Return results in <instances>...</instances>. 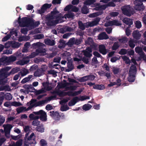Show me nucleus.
<instances>
[{
  "label": "nucleus",
  "mask_w": 146,
  "mask_h": 146,
  "mask_svg": "<svg viewBox=\"0 0 146 146\" xmlns=\"http://www.w3.org/2000/svg\"><path fill=\"white\" fill-rule=\"evenodd\" d=\"M59 13V12L56 9L52 12L50 15L48 16L46 18V20L48 21L47 22V25H53L55 24L60 23L64 21L67 18H71L74 16V15L72 13H68L65 15L64 17H62L61 14L60 13L58 16L57 17V14Z\"/></svg>",
  "instance_id": "1"
},
{
  "label": "nucleus",
  "mask_w": 146,
  "mask_h": 146,
  "mask_svg": "<svg viewBox=\"0 0 146 146\" xmlns=\"http://www.w3.org/2000/svg\"><path fill=\"white\" fill-rule=\"evenodd\" d=\"M58 86L60 88H64L65 91L69 90L68 92L64 91L59 92L58 94L59 96H63L66 95L70 96H74L80 94L82 91L81 90L77 92H74L73 90L76 89L77 87L72 85L70 83L68 82L61 83L58 84Z\"/></svg>",
  "instance_id": "2"
},
{
  "label": "nucleus",
  "mask_w": 146,
  "mask_h": 146,
  "mask_svg": "<svg viewBox=\"0 0 146 146\" xmlns=\"http://www.w3.org/2000/svg\"><path fill=\"white\" fill-rule=\"evenodd\" d=\"M18 22L19 25L21 27H26V28L21 29V32L22 33L26 34H27L28 30L27 28L31 25V21L27 17L23 18L21 21H20V17L18 19Z\"/></svg>",
  "instance_id": "3"
},
{
  "label": "nucleus",
  "mask_w": 146,
  "mask_h": 146,
  "mask_svg": "<svg viewBox=\"0 0 146 146\" xmlns=\"http://www.w3.org/2000/svg\"><path fill=\"white\" fill-rule=\"evenodd\" d=\"M54 97L52 96L48 98L46 100H42L39 101L38 103V105L36 104L35 100H32L30 102L27 103V105L29 107L27 109V110H29L32 108L34 106H37L42 105L45 103H46L48 101H49L53 99Z\"/></svg>",
  "instance_id": "4"
},
{
  "label": "nucleus",
  "mask_w": 146,
  "mask_h": 146,
  "mask_svg": "<svg viewBox=\"0 0 146 146\" xmlns=\"http://www.w3.org/2000/svg\"><path fill=\"white\" fill-rule=\"evenodd\" d=\"M100 18L98 17L96 18L93 21L91 22H88L86 23L83 24L81 21L78 22L79 28L82 30H84L86 27H92L98 24L100 21Z\"/></svg>",
  "instance_id": "5"
},
{
  "label": "nucleus",
  "mask_w": 146,
  "mask_h": 146,
  "mask_svg": "<svg viewBox=\"0 0 146 146\" xmlns=\"http://www.w3.org/2000/svg\"><path fill=\"white\" fill-rule=\"evenodd\" d=\"M11 69L9 67H6L5 68L2 69L0 71V84H3L4 82H5L6 78L9 74H7V72Z\"/></svg>",
  "instance_id": "6"
},
{
  "label": "nucleus",
  "mask_w": 146,
  "mask_h": 146,
  "mask_svg": "<svg viewBox=\"0 0 146 146\" xmlns=\"http://www.w3.org/2000/svg\"><path fill=\"white\" fill-rule=\"evenodd\" d=\"M136 73V68L134 65L131 66L129 71V76L128 78L129 82H133L135 80V75Z\"/></svg>",
  "instance_id": "7"
},
{
  "label": "nucleus",
  "mask_w": 146,
  "mask_h": 146,
  "mask_svg": "<svg viewBox=\"0 0 146 146\" xmlns=\"http://www.w3.org/2000/svg\"><path fill=\"white\" fill-rule=\"evenodd\" d=\"M123 13L124 15L127 16H130L133 14V8L130 7V5H125L121 8Z\"/></svg>",
  "instance_id": "8"
},
{
  "label": "nucleus",
  "mask_w": 146,
  "mask_h": 146,
  "mask_svg": "<svg viewBox=\"0 0 146 146\" xmlns=\"http://www.w3.org/2000/svg\"><path fill=\"white\" fill-rule=\"evenodd\" d=\"M94 6L95 7V9L96 10H101L105 9L107 6L114 7L115 5L113 2H111L108 3L107 5H100L98 4H94Z\"/></svg>",
  "instance_id": "9"
},
{
  "label": "nucleus",
  "mask_w": 146,
  "mask_h": 146,
  "mask_svg": "<svg viewBox=\"0 0 146 146\" xmlns=\"http://www.w3.org/2000/svg\"><path fill=\"white\" fill-rule=\"evenodd\" d=\"M46 50L44 49L40 48L36 50L35 52L32 53L30 55L29 58H32L37 56L38 55H44L46 54Z\"/></svg>",
  "instance_id": "10"
},
{
  "label": "nucleus",
  "mask_w": 146,
  "mask_h": 146,
  "mask_svg": "<svg viewBox=\"0 0 146 146\" xmlns=\"http://www.w3.org/2000/svg\"><path fill=\"white\" fill-rule=\"evenodd\" d=\"M146 1V0H135L134 1V4L135 5V8L137 10L142 11L144 9V7L143 5L142 2Z\"/></svg>",
  "instance_id": "11"
},
{
  "label": "nucleus",
  "mask_w": 146,
  "mask_h": 146,
  "mask_svg": "<svg viewBox=\"0 0 146 146\" xmlns=\"http://www.w3.org/2000/svg\"><path fill=\"white\" fill-rule=\"evenodd\" d=\"M35 137L34 133H32L27 140H26L25 141L30 143L31 146H34L36 143V141L35 140Z\"/></svg>",
  "instance_id": "12"
},
{
  "label": "nucleus",
  "mask_w": 146,
  "mask_h": 146,
  "mask_svg": "<svg viewBox=\"0 0 146 146\" xmlns=\"http://www.w3.org/2000/svg\"><path fill=\"white\" fill-rule=\"evenodd\" d=\"M4 131L5 132V136L8 138L10 136V133L11 129L12 128L13 126L10 124L4 125H3Z\"/></svg>",
  "instance_id": "13"
},
{
  "label": "nucleus",
  "mask_w": 146,
  "mask_h": 146,
  "mask_svg": "<svg viewBox=\"0 0 146 146\" xmlns=\"http://www.w3.org/2000/svg\"><path fill=\"white\" fill-rule=\"evenodd\" d=\"M121 25V23L119 21L117 20H114L106 22L105 26L106 27L112 26L113 25L119 26Z\"/></svg>",
  "instance_id": "14"
},
{
  "label": "nucleus",
  "mask_w": 146,
  "mask_h": 146,
  "mask_svg": "<svg viewBox=\"0 0 146 146\" xmlns=\"http://www.w3.org/2000/svg\"><path fill=\"white\" fill-rule=\"evenodd\" d=\"M16 60V58L15 56H11L8 58L5 57H2L0 59V66L2 64V63H4L7 60H9L10 61H14Z\"/></svg>",
  "instance_id": "15"
},
{
  "label": "nucleus",
  "mask_w": 146,
  "mask_h": 146,
  "mask_svg": "<svg viewBox=\"0 0 146 146\" xmlns=\"http://www.w3.org/2000/svg\"><path fill=\"white\" fill-rule=\"evenodd\" d=\"M39 115H40V118L41 120L43 121H46L47 115L46 113L42 110L39 111Z\"/></svg>",
  "instance_id": "16"
},
{
  "label": "nucleus",
  "mask_w": 146,
  "mask_h": 146,
  "mask_svg": "<svg viewBox=\"0 0 146 146\" xmlns=\"http://www.w3.org/2000/svg\"><path fill=\"white\" fill-rule=\"evenodd\" d=\"M51 6V4H44L43 5L41 9L39 10L38 11V13L42 14L44 13L47 9L49 8Z\"/></svg>",
  "instance_id": "17"
},
{
  "label": "nucleus",
  "mask_w": 146,
  "mask_h": 146,
  "mask_svg": "<svg viewBox=\"0 0 146 146\" xmlns=\"http://www.w3.org/2000/svg\"><path fill=\"white\" fill-rule=\"evenodd\" d=\"M39 111L34 112L33 113L30 114L29 117L31 120H37L39 118Z\"/></svg>",
  "instance_id": "18"
},
{
  "label": "nucleus",
  "mask_w": 146,
  "mask_h": 146,
  "mask_svg": "<svg viewBox=\"0 0 146 146\" xmlns=\"http://www.w3.org/2000/svg\"><path fill=\"white\" fill-rule=\"evenodd\" d=\"M79 101V98L78 97H74L69 102L68 105L70 106H73Z\"/></svg>",
  "instance_id": "19"
},
{
  "label": "nucleus",
  "mask_w": 146,
  "mask_h": 146,
  "mask_svg": "<svg viewBox=\"0 0 146 146\" xmlns=\"http://www.w3.org/2000/svg\"><path fill=\"white\" fill-rule=\"evenodd\" d=\"M100 52L103 54H105L107 53V51L105 46L103 44L100 45L99 46Z\"/></svg>",
  "instance_id": "20"
},
{
  "label": "nucleus",
  "mask_w": 146,
  "mask_h": 146,
  "mask_svg": "<svg viewBox=\"0 0 146 146\" xmlns=\"http://www.w3.org/2000/svg\"><path fill=\"white\" fill-rule=\"evenodd\" d=\"M92 52V49L90 48H88L86 50L83 51L84 55L86 57H90L92 56L91 52Z\"/></svg>",
  "instance_id": "21"
},
{
  "label": "nucleus",
  "mask_w": 146,
  "mask_h": 146,
  "mask_svg": "<svg viewBox=\"0 0 146 146\" xmlns=\"http://www.w3.org/2000/svg\"><path fill=\"white\" fill-rule=\"evenodd\" d=\"M10 35L11 38L14 39H16L17 38V32L14 29H13L10 32Z\"/></svg>",
  "instance_id": "22"
},
{
  "label": "nucleus",
  "mask_w": 146,
  "mask_h": 146,
  "mask_svg": "<svg viewBox=\"0 0 146 146\" xmlns=\"http://www.w3.org/2000/svg\"><path fill=\"white\" fill-rule=\"evenodd\" d=\"M133 37L135 39H139L141 36V35L137 31H134L132 34Z\"/></svg>",
  "instance_id": "23"
},
{
  "label": "nucleus",
  "mask_w": 146,
  "mask_h": 146,
  "mask_svg": "<svg viewBox=\"0 0 146 146\" xmlns=\"http://www.w3.org/2000/svg\"><path fill=\"white\" fill-rule=\"evenodd\" d=\"M50 115L54 119L58 117L59 116V114L58 112L54 111L50 112Z\"/></svg>",
  "instance_id": "24"
},
{
  "label": "nucleus",
  "mask_w": 146,
  "mask_h": 146,
  "mask_svg": "<svg viewBox=\"0 0 146 146\" xmlns=\"http://www.w3.org/2000/svg\"><path fill=\"white\" fill-rule=\"evenodd\" d=\"M108 36L105 33H103L100 34L98 36V39L100 40L107 39Z\"/></svg>",
  "instance_id": "25"
},
{
  "label": "nucleus",
  "mask_w": 146,
  "mask_h": 146,
  "mask_svg": "<svg viewBox=\"0 0 146 146\" xmlns=\"http://www.w3.org/2000/svg\"><path fill=\"white\" fill-rule=\"evenodd\" d=\"M93 88L95 89L102 90L105 89V87L103 84L96 85L93 86Z\"/></svg>",
  "instance_id": "26"
},
{
  "label": "nucleus",
  "mask_w": 146,
  "mask_h": 146,
  "mask_svg": "<svg viewBox=\"0 0 146 146\" xmlns=\"http://www.w3.org/2000/svg\"><path fill=\"white\" fill-rule=\"evenodd\" d=\"M123 22L128 25H130L133 24L132 20L128 18H125L123 20Z\"/></svg>",
  "instance_id": "27"
},
{
  "label": "nucleus",
  "mask_w": 146,
  "mask_h": 146,
  "mask_svg": "<svg viewBox=\"0 0 146 146\" xmlns=\"http://www.w3.org/2000/svg\"><path fill=\"white\" fill-rule=\"evenodd\" d=\"M102 13L103 12L102 11L97 12L96 13L90 14L88 16L90 17H94L101 15Z\"/></svg>",
  "instance_id": "28"
},
{
  "label": "nucleus",
  "mask_w": 146,
  "mask_h": 146,
  "mask_svg": "<svg viewBox=\"0 0 146 146\" xmlns=\"http://www.w3.org/2000/svg\"><path fill=\"white\" fill-rule=\"evenodd\" d=\"M45 42L46 44L51 46L54 45L55 44L53 40H51L49 39H45Z\"/></svg>",
  "instance_id": "29"
},
{
  "label": "nucleus",
  "mask_w": 146,
  "mask_h": 146,
  "mask_svg": "<svg viewBox=\"0 0 146 146\" xmlns=\"http://www.w3.org/2000/svg\"><path fill=\"white\" fill-rule=\"evenodd\" d=\"M20 45V44L18 42H15L14 41H12L11 46L13 48H18Z\"/></svg>",
  "instance_id": "30"
},
{
  "label": "nucleus",
  "mask_w": 146,
  "mask_h": 146,
  "mask_svg": "<svg viewBox=\"0 0 146 146\" xmlns=\"http://www.w3.org/2000/svg\"><path fill=\"white\" fill-rule=\"evenodd\" d=\"M22 143V140H20L17 141L16 143H12L10 145V146H21Z\"/></svg>",
  "instance_id": "31"
},
{
  "label": "nucleus",
  "mask_w": 146,
  "mask_h": 146,
  "mask_svg": "<svg viewBox=\"0 0 146 146\" xmlns=\"http://www.w3.org/2000/svg\"><path fill=\"white\" fill-rule=\"evenodd\" d=\"M26 108L24 107H21L18 108L17 109V111L18 113H20L25 111H27Z\"/></svg>",
  "instance_id": "32"
},
{
  "label": "nucleus",
  "mask_w": 146,
  "mask_h": 146,
  "mask_svg": "<svg viewBox=\"0 0 146 146\" xmlns=\"http://www.w3.org/2000/svg\"><path fill=\"white\" fill-rule=\"evenodd\" d=\"M92 107V106L89 104H85L82 107L83 109L85 111H87L90 109Z\"/></svg>",
  "instance_id": "33"
},
{
  "label": "nucleus",
  "mask_w": 146,
  "mask_h": 146,
  "mask_svg": "<svg viewBox=\"0 0 146 146\" xmlns=\"http://www.w3.org/2000/svg\"><path fill=\"white\" fill-rule=\"evenodd\" d=\"M24 87L25 88H27L28 89V90L27 91H26L25 90H24L23 89H21L20 90V92H23L24 93H28V91L30 92H33L32 90H30V89L29 88V86L28 85H25L24 86Z\"/></svg>",
  "instance_id": "34"
},
{
  "label": "nucleus",
  "mask_w": 146,
  "mask_h": 146,
  "mask_svg": "<svg viewBox=\"0 0 146 146\" xmlns=\"http://www.w3.org/2000/svg\"><path fill=\"white\" fill-rule=\"evenodd\" d=\"M30 38L29 36H23L19 38V41H27Z\"/></svg>",
  "instance_id": "35"
},
{
  "label": "nucleus",
  "mask_w": 146,
  "mask_h": 146,
  "mask_svg": "<svg viewBox=\"0 0 146 146\" xmlns=\"http://www.w3.org/2000/svg\"><path fill=\"white\" fill-rule=\"evenodd\" d=\"M96 0H87L84 2L85 5H90L95 2Z\"/></svg>",
  "instance_id": "36"
},
{
  "label": "nucleus",
  "mask_w": 146,
  "mask_h": 146,
  "mask_svg": "<svg viewBox=\"0 0 146 146\" xmlns=\"http://www.w3.org/2000/svg\"><path fill=\"white\" fill-rule=\"evenodd\" d=\"M29 73V71L27 69L23 68L21 71L20 73L22 76H24L27 74Z\"/></svg>",
  "instance_id": "37"
},
{
  "label": "nucleus",
  "mask_w": 146,
  "mask_h": 146,
  "mask_svg": "<svg viewBox=\"0 0 146 146\" xmlns=\"http://www.w3.org/2000/svg\"><path fill=\"white\" fill-rule=\"evenodd\" d=\"M34 46V47L35 48H37L40 47L41 46H45V45L43 44L42 43H40V42H37L35 43H34L33 44Z\"/></svg>",
  "instance_id": "38"
},
{
  "label": "nucleus",
  "mask_w": 146,
  "mask_h": 146,
  "mask_svg": "<svg viewBox=\"0 0 146 146\" xmlns=\"http://www.w3.org/2000/svg\"><path fill=\"white\" fill-rule=\"evenodd\" d=\"M33 76L32 75L29 76L28 77L26 78L23 79L21 81L22 83H25L29 81L30 79Z\"/></svg>",
  "instance_id": "39"
},
{
  "label": "nucleus",
  "mask_w": 146,
  "mask_h": 146,
  "mask_svg": "<svg viewBox=\"0 0 146 146\" xmlns=\"http://www.w3.org/2000/svg\"><path fill=\"white\" fill-rule=\"evenodd\" d=\"M36 130L37 131L41 133H43L44 131V129L42 125L38 126L36 128Z\"/></svg>",
  "instance_id": "40"
},
{
  "label": "nucleus",
  "mask_w": 146,
  "mask_h": 146,
  "mask_svg": "<svg viewBox=\"0 0 146 146\" xmlns=\"http://www.w3.org/2000/svg\"><path fill=\"white\" fill-rule=\"evenodd\" d=\"M40 144L41 146H47L46 141L43 139H41L40 140Z\"/></svg>",
  "instance_id": "41"
},
{
  "label": "nucleus",
  "mask_w": 146,
  "mask_h": 146,
  "mask_svg": "<svg viewBox=\"0 0 146 146\" xmlns=\"http://www.w3.org/2000/svg\"><path fill=\"white\" fill-rule=\"evenodd\" d=\"M86 44L93 45V43L92 39L90 38H88L86 42Z\"/></svg>",
  "instance_id": "42"
},
{
  "label": "nucleus",
  "mask_w": 146,
  "mask_h": 146,
  "mask_svg": "<svg viewBox=\"0 0 146 146\" xmlns=\"http://www.w3.org/2000/svg\"><path fill=\"white\" fill-rule=\"evenodd\" d=\"M122 58L124 61L125 63L127 64H129L130 62V60L129 58L126 56H122Z\"/></svg>",
  "instance_id": "43"
},
{
  "label": "nucleus",
  "mask_w": 146,
  "mask_h": 146,
  "mask_svg": "<svg viewBox=\"0 0 146 146\" xmlns=\"http://www.w3.org/2000/svg\"><path fill=\"white\" fill-rule=\"evenodd\" d=\"M136 27L137 28H140L141 27L142 25L141 22L139 21H137L135 22Z\"/></svg>",
  "instance_id": "44"
},
{
  "label": "nucleus",
  "mask_w": 146,
  "mask_h": 146,
  "mask_svg": "<svg viewBox=\"0 0 146 146\" xmlns=\"http://www.w3.org/2000/svg\"><path fill=\"white\" fill-rule=\"evenodd\" d=\"M62 56L64 58L68 59V56H69L70 55V54L67 52V51L65 52L64 53L62 54Z\"/></svg>",
  "instance_id": "45"
},
{
  "label": "nucleus",
  "mask_w": 146,
  "mask_h": 146,
  "mask_svg": "<svg viewBox=\"0 0 146 146\" xmlns=\"http://www.w3.org/2000/svg\"><path fill=\"white\" fill-rule=\"evenodd\" d=\"M82 13L84 14H86L89 13L88 9L85 7V5L82 8Z\"/></svg>",
  "instance_id": "46"
},
{
  "label": "nucleus",
  "mask_w": 146,
  "mask_h": 146,
  "mask_svg": "<svg viewBox=\"0 0 146 146\" xmlns=\"http://www.w3.org/2000/svg\"><path fill=\"white\" fill-rule=\"evenodd\" d=\"M12 106H22V104L19 102H12L11 103Z\"/></svg>",
  "instance_id": "47"
},
{
  "label": "nucleus",
  "mask_w": 146,
  "mask_h": 146,
  "mask_svg": "<svg viewBox=\"0 0 146 146\" xmlns=\"http://www.w3.org/2000/svg\"><path fill=\"white\" fill-rule=\"evenodd\" d=\"M4 96H5L6 99L7 100H10L12 99V96L9 93H7L5 95L4 94Z\"/></svg>",
  "instance_id": "48"
},
{
  "label": "nucleus",
  "mask_w": 146,
  "mask_h": 146,
  "mask_svg": "<svg viewBox=\"0 0 146 146\" xmlns=\"http://www.w3.org/2000/svg\"><path fill=\"white\" fill-rule=\"evenodd\" d=\"M119 46V45L118 42H115L112 47V49L113 50H116Z\"/></svg>",
  "instance_id": "49"
},
{
  "label": "nucleus",
  "mask_w": 146,
  "mask_h": 146,
  "mask_svg": "<svg viewBox=\"0 0 146 146\" xmlns=\"http://www.w3.org/2000/svg\"><path fill=\"white\" fill-rule=\"evenodd\" d=\"M65 43L64 42L63 40H60L59 42L58 47L60 48H62L64 46Z\"/></svg>",
  "instance_id": "50"
},
{
  "label": "nucleus",
  "mask_w": 146,
  "mask_h": 146,
  "mask_svg": "<svg viewBox=\"0 0 146 146\" xmlns=\"http://www.w3.org/2000/svg\"><path fill=\"white\" fill-rule=\"evenodd\" d=\"M44 36L43 35L38 34L36 35L35 36V39H40L43 38Z\"/></svg>",
  "instance_id": "51"
},
{
  "label": "nucleus",
  "mask_w": 146,
  "mask_h": 146,
  "mask_svg": "<svg viewBox=\"0 0 146 146\" xmlns=\"http://www.w3.org/2000/svg\"><path fill=\"white\" fill-rule=\"evenodd\" d=\"M90 98L89 97L87 96H82L80 97V98H79V101L81 100L82 101H83L85 100L89 99Z\"/></svg>",
  "instance_id": "52"
},
{
  "label": "nucleus",
  "mask_w": 146,
  "mask_h": 146,
  "mask_svg": "<svg viewBox=\"0 0 146 146\" xmlns=\"http://www.w3.org/2000/svg\"><path fill=\"white\" fill-rule=\"evenodd\" d=\"M0 94L1 96L0 97V105H1L2 104L4 99V94L3 92H1Z\"/></svg>",
  "instance_id": "53"
},
{
  "label": "nucleus",
  "mask_w": 146,
  "mask_h": 146,
  "mask_svg": "<svg viewBox=\"0 0 146 146\" xmlns=\"http://www.w3.org/2000/svg\"><path fill=\"white\" fill-rule=\"evenodd\" d=\"M127 52L126 49H122L119 52V53L120 54L123 55L126 54Z\"/></svg>",
  "instance_id": "54"
},
{
  "label": "nucleus",
  "mask_w": 146,
  "mask_h": 146,
  "mask_svg": "<svg viewBox=\"0 0 146 146\" xmlns=\"http://www.w3.org/2000/svg\"><path fill=\"white\" fill-rule=\"evenodd\" d=\"M88 80V76H84L80 79V82H84Z\"/></svg>",
  "instance_id": "55"
},
{
  "label": "nucleus",
  "mask_w": 146,
  "mask_h": 146,
  "mask_svg": "<svg viewBox=\"0 0 146 146\" xmlns=\"http://www.w3.org/2000/svg\"><path fill=\"white\" fill-rule=\"evenodd\" d=\"M119 40L120 42L124 43L127 42V40L126 38L124 37L122 38L119 39Z\"/></svg>",
  "instance_id": "56"
},
{
  "label": "nucleus",
  "mask_w": 146,
  "mask_h": 146,
  "mask_svg": "<svg viewBox=\"0 0 146 146\" xmlns=\"http://www.w3.org/2000/svg\"><path fill=\"white\" fill-rule=\"evenodd\" d=\"M69 109V108L67 106H62L61 107L60 109L62 111H66Z\"/></svg>",
  "instance_id": "57"
},
{
  "label": "nucleus",
  "mask_w": 146,
  "mask_h": 146,
  "mask_svg": "<svg viewBox=\"0 0 146 146\" xmlns=\"http://www.w3.org/2000/svg\"><path fill=\"white\" fill-rule=\"evenodd\" d=\"M30 46L29 43L28 42H27L25 45V48L23 50V52H25L27 50V48L29 47Z\"/></svg>",
  "instance_id": "58"
},
{
  "label": "nucleus",
  "mask_w": 146,
  "mask_h": 146,
  "mask_svg": "<svg viewBox=\"0 0 146 146\" xmlns=\"http://www.w3.org/2000/svg\"><path fill=\"white\" fill-rule=\"evenodd\" d=\"M25 131L26 133H28L30 130V128L28 126H26L24 127Z\"/></svg>",
  "instance_id": "59"
},
{
  "label": "nucleus",
  "mask_w": 146,
  "mask_h": 146,
  "mask_svg": "<svg viewBox=\"0 0 146 146\" xmlns=\"http://www.w3.org/2000/svg\"><path fill=\"white\" fill-rule=\"evenodd\" d=\"M12 44V41L8 42L5 44V47L6 48H7L11 46Z\"/></svg>",
  "instance_id": "60"
},
{
  "label": "nucleus",
  "mask_w": 146,
  "mask_h": 146,
  "mask_svg": "<svg viewBox=\"0 0 146 146\" xmlns=\"http://www.w3.org/2000/svg\"><path fill=\"white\" fill-rule=\"evenodd\" d=\"M70 99V98H68L65 99H64L60 102V103L62 104H63V103L67 102Z\"/></svg>",
  "instance_id": "61"
},
{
  "label": "nucleus",
  "mask_w": 146,
  "mask_h": 146,
  "mask_svg": "<svg viewBox=\"0 0 146 146\" xmlns=\"http://www.w3.org/2000/svg\"><path fill=\"white\" fill-rule=\"evenodd\" d=\"M72 5H69L66 6L64 9V11H66L69 10L71 11Z\"/></svg>",
  "instance_id": "62"
},
{
  "label": "nucleus",
  "mask_w": 146,
  "mask_h": 146,
  "mask_svg": "<svg viewBox=\"0 0 146 146\" xmlns=\"http://www.w3.org/2000/svg\"><path fill=\"white\" fill-rule=\"evenodd\" d=\"M129 44L130 46L132 48H133L135 46V44L133 43L132 40H131L129 42Z\"/></svg>",
  "instance_id": "63"
},
{
  "label": "nucleus",
  "mask_w": 146,
  "mask_h": 146,
  "mask_svg": "<svg viewBox=\"0 0 146 146\" xmlns=\"http://www.w3.org/2000/svg\"><path fill=\"white\" fill-rule=\"evenodd\" d=\"M95 78V76L93 75H91L88 76V78L89 80H93Z\"/></svg>",
  "instance_id": "64"
}]
</instances>
